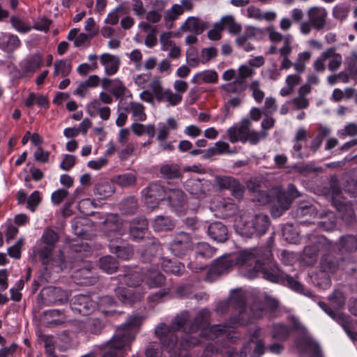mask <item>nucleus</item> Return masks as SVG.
Segmentation results:
<instances>
[{
    "label": "nucleus",
    "mask_w": 357,
    "mask_h": 357,
    "mask_svg": "<svg viewBox=\"0 0 357 357\" xmlns=\"http://www.w3.org/2000/svg\"><path fill=\"white\" fill-rule=\"evenodd\" d=\"M41 240L45 246L55 248V245L59 241V235L52 229L47 228L45 230Z\"/></svg>",
    "instance_id": "nucleus-42"
},
{
    "label": "nucleus",
    "mask_w": 357,
    "mask_h": 357,
    "mask_svg": "<svg viewBox=\"0 0 357 357\" xmlns=\"http://www.w3.org/2000/svg\"><path fill=\"white\" fill-rule=\"evenodd\" d=\"M128 93H130V91L121 81L113 79V97L119 99Z\"/></svg>",
    "instance_id": "nucleus-53"
},
{
    "label": "nucleus",
    "mask_w": 357,
    "mask_h": 357,
    "mask_svg": "<svg viewBox=\"0 0 357 357\" xmlns=\"http://www.w3.org/2000/svg\"><path fill=\"white\" fill-rule=\"evenodd\" d=\"M42 64V58L39 54L33 55L26 62L25 71L26 73H33L39 68Z\"/></svg>",
    "instance_id": "nucleus-52"
},
{
    "label": "nucleus",
    "mask_w": 357,
    "mask_h": 357,
    "mask_svg": "<svg viewBox=\"0 0 357 357\" xmlns=\"http://www.w3.org/2000/svg\"><path fill=\"white\" fill-rule=\"evenodd\" d=\"M128 230L130 238L135 242H139L143 239L146 241L149 238V222L144 217H137L130 222L123 221L119 219L117 214L113 213V236L114 232L123 235ZM115 238L113 236V242Z\"/></svg>",
    "instance_id": "nucleus-5"
},
{
    "label": "nucleus",
    "mask_w": 357,
    "mask_h": 357,
    "mask_svg": "<svg viewBox=\"0 0 357 357\" xmlns=\"http://www.w3.org/2000/svg\"><path fill=\"white\" fill-rule=\"evenodd\" d=\"M166 278L159 271L150 268L147 269L145 274V282L150 288H157L165 284Z\"/></svg>",
    "instance_id": "nucleus-26"
},
{
    "label": "nucleus",
    "mask_w": 357,
    "mask_h": 357,
    "mask_svg": "<svg viewBox=\"0 0 357 357\" xmlns=\"http://www.w3.org/2000/svg\"><path fill=\"white\" fill-rule=\"evenodd\" d=\"M318 305L321 307V309L323 310L330 317H331L332 319H333L337 321L339 320H341L342 322H344V324H342V326H343V328L344 329L345 332L349 335V336H350L351 338H354L353 333L349 329L348 323H347L344 321L343 317L341 314H340L335 312L334 310H333L331 309V307H329L328 305V304L326 303L325 302L319 301Z\"/></svg>",
    "instance_id": "nucleus-31"
},
{
    "label": "nucleus",
    "mask_w": 357,
    "mask_h": 357,
    "mask_svg": "<svg viewBox=\"0 0 357 357\" xmlns=\"http://www.w3.org/2000/svg\"><path fill=\"white\" fill-rule=\"evenodd\" d=\"M135 182L136 176L132 173L121 174L117 176L116 178H113V183H116L122 187L132 185Z\"/></svg>",
    "instance_id": "nucleus-45"
},
{
    "label": "nucleus",
    "mask_w": 357,
    "mask_h": 357,
    "mask_svg": "<svg viewBox=\"0 0 357 357\" xmlns=\"http://www.w3.org/2000/svg\"><path fill=\"white\" fill-rule=\"evenodd\" d=\"M293 214L299 224H311L310 218L317 215V211L314 206L304 204L299 206Z\"/></svg>",
    "instance_id": "nucleus-21"
},
{
    "label": "nucleus",
    "mask_w": 357,
    "mask_h": 357,
    "mask_svg": "<svg viewBox=\"0 0 357 357\" xmlns=\"http://www.w3.org/2000/svg\"><path fill=\"white\" fill-rule=\"evenodd\" d=\"M270 224L268 215L258 213L239 226V233L247 238L260 237L267 232Z\"/></svg>",
    "instance_id": "nucleus-7"
},
{
    "label": "nucleus",
    "mask_w": 357,
    "mask_h": 357,
    "mask_svg": "<svg viewBox=\"0 0 357 357\" xmlns=\"http://www.w3.org/2000/svg\"><path fill=\"white\" fill-rule=\"evenodd\" d=\"M296 346L298 347L305 346L312 357H323L319 344L310 339L303 338V340H298L296 342Z\"/></svg>",
    "instance_id": "nucleus-34"
},
{
    "label": "nucleus",
    "mask_w": 357,
    "mask_h": 357,
    "mask_svg": "<svg viewBox=\"0 0 357 357\" xmlns=\"http://www.w3.org/2000/svg\"><path fill=\"white\" fill-rule=\"evenodd\" d=\"M209 317L210 312L208 310L202 309L198 312L194 320L202 328L208 325Z\"/></svg>",
    "instance_id": "nucleus-57"
},
{
    "label": "nucleus",
    "mask_w": 357,
    "mask_h": 357,
    "mask_svg": "<svg viewBox=\"0 0 357 357\" xmlns=\"http://www.w3.org/2000/svg\"><path fill=\"white\" fill-rule=\"evenodd\" d=\"M130 111L132 112L136 121H144L146 119V114L144 112V107L142 104L139 102L132 103Z\"/></svg>",
    "instance_id": "nucleus-51"
},
{
    "label": "nucleus",
    "mask_w": 357,
    "mask_h": 357,
    "mask_svg": "<svg viewBox=\"0 0 357 357\" xmlns=\"http://www.w3.org/2000/svg\"><path fill=\"white\" fill-rule=\"evenodd\" d=\"M250 89L252 91V96L256 102H261L264 98V93L259 89V82L257 80L252 82Z\"/></svg>",
    "instance_id": "nucleus-58"
},
{
    "label": "nucleus",
    "mask_w": 357,
    "mask_h": 357,
    "mask_svg": "<svg viewBox=\"0 0 357 357\" xmlns=\"http://www.w3.org/2000/svg\"><path fill=\"white\" fill-rule=\"evenodd\" d=\"M253 201L259 205L271 204V213L273 218L281 216L291 205L290 199L284 193L273 190L256 192Z\"/></svg>",
    "instance_id": "nucleus-6"
},
{
    "label": "nucleus",
    "mask_w": 357,
    "mask_h": 357,
    "mask_svg": "<svg viewBox=\"0 0 357 357\" xmlns=\"http://www.w3.org/2000/svg\"><path fill=\"white\" fill-rule=\"evenodd\" d=\"M209 237L218 243H224L229 238L227 227L221 222L211 223L207 229Z\"/></svg>",
    "instance_id": "nucleus-19"
},
{
    "label": "nucleus",
    "mask_w": 357,
    "mask_h": 357,
    "mask_svg": "<svg viewBox=\"0 0 357 357\" xmlns=\"http://www.w3.org/2000/svg\"><path fill=\"white\" fill-rule=\"evenodd\" d=\"M271 248L272 238H270L267 245L264 247V252L261 257V259L258 261V266L256 267V268H258V273H261L265 280L271 282L282 284L298 294L309 298L316 297L303 284L280 269L274 260Z\"/></svg>",
    "instance_id": "nucleus-2"
},
{
    "label": "nucleus",
    "mask_w": 357,
    "mask_h": 357,
    "mask_svg": "<svg viewBox=\"0 0 357 357\" xmlns=\"http://www.w3.org/2000/svg\"><path fill=\"white\" fill-rule=\"evenodd\" d=\"M252 344H255V347L250 357H261L266 349L264 341L263 340H257Z\"/></svg>",
    "instance_id": "nucleus-64"
},
{
    "label": "nucleus",
    "mask_w": 357,
    "mask_h": 357,
    "mask_svg": "<svg viewBox=\"0 0 357 357\" xmlns=\"http://www.w3.org/2000/svg\"><path fill=\"white\" fill-rule=\"evenodd\" d=\"M291 333V328L287 325L278 324L273 326V337L279 340H286Z\"/></svg>",
    "instance_id": "nucleus-41"
},
{
    "label": "nucleus",
    "mask_w": 357,
    "mask_h": 357,
    "mask_svg": "<svg viewBox=\"0 0 357 357\" xmlns=\"http://www.w3.org/2000/svg\"><path fill=\"white\" fill-rule=\"evenodd\" d=\"M207 27L208 24L206 22H204L195 17H188L185 24L181 26L184 30L192 32L195 35L202 34Z\"/></svg>",
    "instance_id": "nucleus-27"
},
{
    "label": "nucleus",
    "mask_w": 357,
    "mask_h": 357,
    "mask_svg": "<svg viewBox=\"0 0 357 357\" xmlns=\"http://www.w3.org/2000/svg\"><path fill=\"white\" fill-rule=\"evenodd\" d=\"M208 338L215 339L226 333V326L217 324L213 325L208 329Z\"/></svg>",
    "instance_id": "nucleus-56"
},
{
    "label": "nucleus",
    "mask_w": 357,
    "mask_h": 357,
    "mask_svg": "<svg viewBox=\"0 0 357 357\" xmlns=\"http://www.w3.org/2000/svg\"><path fill=\"white\" fill-rule=\"evenodd\" d=\"M84 224L82 221H76L73 225L74 234L82 238L87 239L90 234L87 229L83 228Z\"/></svg>",
    "instance_id": "nucleus-61"
},
{
    "label": "nucleus",
    "mask_w": 357,
    "mask_h": 357,
    "mask_svg": "<svg viewBox=\"0 0 357 357\" xmlns=\"http://www.w3.org/2000/svg\"><path fill=\"white\" fill-rule=\"evenodd\" d=\"M192 241L190 234L181 231L176 234L169 244L170 252L176 257L183 258L192 251Z\"/></svg>",
    "instance_id": "nucleus-10"
},
{
    "label": "nucleus",
    "mask_w": 357,
    "mask_h": 357,
    "mask_svg": "<svg viewBox=\"0 0 357 357\" xmlns=\"http://www.w3.org/2000/svg\"><path fill=\"white\" fill-rule=\"evenodd\" d=\"M264 247L245 250L239 252L234 257L224 256L215 260L206 275L205 280L213 282L222 274L227 273L234 266L245 268L243 275L254 279L258 275V261L261 259Z\"/></svg>",
    "instance_id": "nucleus-1"
},
{
    "label": "nucleus",
    "mask_w": 357,
    "mask_h": 357,
    "mask_svg": "<svg viewBox=\"0 0 357 357\" xmlns=\"http://www.w3.org/2000/svg\"><path fill=\"white\" fill-rule=\"evenodd\" d=\"M113 250L116 257L122 260H128L132 257L134 253L133 247L128 243H123L120 245L113 244Z\"/></svg>",
    "instance_id": "nucleus-35"
},
{
    "label": "nucleus",
    "mask_w": 357,
    "mask_h": 357,
    "mask_svg": "<svg viewBox=\"0 0 357 357\" xmlns=\"http://www.w3.org/2000/svg\"><path fill=\"white\" fill-rule=\"evenodd\" d=\"M231 305L235 310V312L227 319V326L230 328H237L249 324L251 321V316L248 312L247 302L244 297L241 296L233 297Z\"/></svg>",
    "instance_id": "nucleus-8"
},
{
    "label": "nucleus",
    "mask_w": 357,
    "mask_h": 357,
    "mask_svg": "<svg viewBox=\"0 0 357 357\" xmlns=\"http://www.w3.org/2000/svg\"><path fill=\"white\" fill-rule=\"evenodd\" d=\"M73 277L75 282L81 286H91L98 282V278L93 275L91 270L87 268L76 271Z\"/></svg>",
    "instance_id": "nucleus-23"
},
{
    "label": "nucleus",
    "mask_w": 357,
    "mask_h": 357,
    "mask_svg": "<svg viewBox=\"0 0 357 357\" xmlns=\"http://www.w3.org/2000/svg\"><path fill=\"white\" fill-rule=\"evenodd\" d=\"M20 45V40L17 36L1 33L0 36V49L6 52H13Z\"/></svg>",
    "instance_id": "nucleus-28"
},
{
    "label": "nucleus",
    "mask_w": 357,
    "mask_h": 357,
    "mask_svg": "<svg viewBox=\"0 0 357 357\" xmlns=\"http://www.w3.org/2000/svg\"><path fill=\"white\" fill-rule=\"evenodd\" d=\"M238 208L237 204L230 198H221L214 205L215 215L222 219L235 215Z\"/></svg>",
    "instance_id": "nucleus-16"
},
{
    "label": "nucleus",
    "mask_w": 357,
    "mask_h": 357,
    "mask_svg": "<svg viewBox=\"0 0 357 357\" xmlns=\"http://www.w3.org/2000/svg\"><path fill=\"white\" fill-rule=\"evenodd\" d=\"M119 208L123 214H133L137 209V200L135 197H128L122 200Z\"/></svg>",
    "instance_id": "nucleus-38"
},
{
    "label": "nucleus",
    "mask_w": 357,
    "mask_h": 357,
    "mask_svg": "<svg viewBox=\"0 0 357 357\" xmlns=\"http://www.w3.org/2000/svg\"><path fill=\"white\" fill-rule=\"evenodd\" d=\"M199 79L204 83L215 84L218 81V75L215 70H207L198 73L193 77L192 82L199 83Z\"/></svg>",
    "instance_id": "nucleus-32"
},
{
    "label": "nucleus",
    "mask_w": 357,
    "mask_h": 357,
    "mask_svg": "<svg viewBox=\"0 0 357 357\" xmlns=\"http://www.w3.org/2000/svg\"><path fill=\"white\" fill-rule=\"evenodd\" d=\"M311 243L304 248L302 259L308 265L313 266L319 252L326 249L328 241L324 236H313Z\"/></svg>",
    "instance_id": "nucleus-11"
},
{
    "label": "nucleus",
    "mask_w": 357,
    "mask_h": 357,
    "mask_svg": "<svg viewBox=\"0 0 357 357\" xmlns=\"http://www.w3.org/2000/svg\"><path fill=\"white\" fill-rule=\"evenodd\" d=\"M218 55V50L213 47L208 48H204L202 50L201 58L202 63H205L209 61L211 59L216 57Z\"/></svg>",
    "instance_id": "nucleus-60"
},
{
    "label": "nucleus",
    "mask_w": 357,
    "mask_h": 357,
    "mask_svg": "<svg viewBox=\"0 0 357 357\" xmlns=\"http://www.w3.org/2000/svg\"><path fill=\"white\" fill-rule=\"evenodd\" d=\"M105 324L98 318H89L86 322L88 331L93 334L100 333Z\"/></svg>",
    "instance_id": "nucleus-47"
},
{
    "label": "nucleus",
    "mask_w": 357,
    "mask_h": 357,
    "mask_svg": "<svg viewBox=\"0 0 357 357\" xmlns=\"http://www.w3.org/2000/svg\"><path fill=\"white\" fill-rule=\"evenodd\" d=\"M161 267L162 271L167 274L176 276H181L185 271L184 264L175 259L163 258L161 262Z\"/></svg>",
    "instance_id": "nucleus-25"
},
{
    "label": "nucleus",
    "mask_w": 357,
    "mask_h": 357,
    "mask_svg": "<svg viewBox=\"0 0 357 357\" xmlns=\"http://www.w3.org/2000/svg\"><path fill=\"white\" fill-rule=\"evenodd\" d=\"M71 68V63H67L66 60L56 61L54 63V75H58L61 74V77H66L70 74Z\"/></svg>",
    "instance_id": "nucleus-44"
},
{
    "label": "nucleus",
    "mask_w": 357,
    "mask_h": 357,
    "mask_svg": "<svg viewBox=\"0 0 357 357\" xmlns=\"http://www.w3.org/2000/svg\"><path fill=\"white\" fill-rule=\"evenodd\" d=\"M248 131L240 128L239 126H231L227 130L229 141L231 143H236L241 142L242 143L247 142V135Z\"/></svg>",
    "instance_id": "nucleus-33"
},
{
    "label": "nucleus",
    "mask_w": 357,
    "mask_h": 357,
    "mask_svg": "<svg viewBox=\"0 0 357 357\" xmlns=\"http://www.w3.org/2000/svg\"><path fill=\"white\" fill-rule=\"evenodd\" d=\"M52 339H53L52 336H49V335H43L41 337V340L45 344L46 354L49 356L56 357L55 352H54L55 347H54V344Z\"/></svg>",
    "instance_id": "nucleus-54"
},
{
    "label": "nucleus",
    "mask_w": 357,
    "mask_h": 357,
    "mask_svg": "<svg viewBox=\"0 0 357 357\" xmlns=\"http://www.w3.org/2000/svg\"><path fill=\"white\" fill-rule=\"evenodd\" d=\"M183 13V8L178 4H174L169 10H167L164 16L166 22H173Z\"/></svg>",
    "instance_id": "nucleus-48"
},
{
    "label": "nucleus",
    "mask_w": 357,
    "mask_h": 357,
    "mask_svg": "<svg viewBox=\"0 0 357 357\" xmlns=\"http://www.w3.org/2000/svg\"><path fill=\"white\" fill-rule=\"evenodd\" d=\"M161 178L165 180L179 179L183 178V172L176 163L162 164L159 169Z\"/></svg>",
    "instance_id": "nucleus-22"
},
{
    "label": "nucleus",
    "mask_w": 357,
    "mask_h": 357,
    "mask_svg": "<svg viewBox=\"0 0 357 357\" xmlns=\"http://www.w3.org/2000/svg\"><path fill=\"white\" fill-rule=\"evenodd\" d=\"M347 263L346 257L335 248L324 254L321 259L320 268L323 272L334 273L339 267L345 269L343 264Z\"/></svg>",
    "instance_id": "nucleus-13"
},
{
    "label": "nucleus",
    "mask_w": 357,
    "mask_h": 357,
    "mask_svg": "<svg viewBox=\"0 0 357 357\" xmlns=\"http://www.w3.org/2000/svg\"><path fill=\"white\" fill-rule=\"evenodd\" d=\"M71 308L83 316H87L94 310L95 303L89 296L79 294L74 297Z\"/></svg>",
    "instance_id": "nucleus-18"
},
{
    "label": "nucleus",
    "mask_w": 357,
    "mask_h": 357,
    "mask_svg": "<svg viewBox=\"0 0 357 357\" xmlns=\"http://www.w3.org/2000/svg\"><path fill=\"white\" fill-rule=\"evenodd\" d=\"M282 236L289 243L296 244L300 241L299 233L291 224H285L282 229Z\"/></svg>",
    "instance_id": "nucleus-36"
},
{
    "label": "nucleus",
    "mask_w": 357,
    "mask_h": 357,
    "mask_svg": "<svg viewBox=\"0 0 357 357\" xmlns=\"http://www.w3.org/2000/svg\"><path fill=\"white\" fill-rule=\"evenodd\" d=\"M167 188L159 183L153 182L142 190L145 202L149 207L154 208L164 202Z\"/></svg>",
    "instance_id": "nucleus-12"
},
{
    "label": "nucleus",
    "mask_w": 357,
    "mask_h": 357,
    "mask_svg": "<svg viewBox=\"0 0 357 357\" xmlns=\"http://www.w3.org/2000/svg\"><path fill=\"white\" fill-rule=\"evenodd\" d=\"M96 195L100 199H105L112 195V186L108 182L99 183L96 187Z\"/></svg>",
    "instance_id": "nucleus-50"
},
{
    "label": "nucleus",
    "mask_w": 357,
    "mask_h": 357,
    "mask_svg": "<svg viewBox=\"0 0 357 357\" xmlns=\"http://www.w3.org/2000/svg\"><path fill=\"white\" fill-rule=\"evenodd\" d=\"M201 343V340L199 337H194L190 334H185L182 337L179 343L177 340V348L179 349V356H181V351H188Z\"/></svg>",
    "instance_id": "nucleus-30"
},
{
    "label": "nucleus",
    "mask_w": 357,
    "mask_h": 357,
    "mask_svg": "<svg viewBox=\"0 0 357 357\" xmlns=\"http://www.w3.org/2000/svg\"><path fill=\"white\" fill-rule=\"evenodd\" d=\"M236 178L229 176H216L215 183L220 190H229Z\"/></svg>",
    "instance_id": "nucleus-46"
},
{
    "label": "nucleus",
    "mask_w": 357,
    "mask_h": 357,
    "mask_svg": "<svg viewBox=\"0 0 357 357\" xmlns=\"http://www.w3.org/2000/svg\"><path fill=\"white\" fill-rule=\"evenodd\" d=\"M185 190L197 198L204 197L210 190L207 180L199 178H190L183 184Z\"/></svg>",
    "instance_id": "nucleus-17"
},
{
    "label": "nucleus",
    "mask_w": 357,
    "mask_h": 357,
    "mask_svg": "<svg viewBox=\"0 0 357 357\" xmlns=\"http://www.w3.org/2000/svg\"><path fill=\"white\" fill-rule=\"evenodd\" d=\"M39 298L45 305H61L68 301L66 292L60 287L52 286L43 288Z\"/></svg>",
    "instance_id": "nucleus-14"
},
{
    "label": "nucleus",
    "mask_w": 357,
    "mask_h": 357,
    "mask_svg": "<svg viewBox=\"0 0 357 357\" xmlns=\"http://www.w3.org/2000/svg\"><path fill=\"white\" fill-rule=\"evenodd\" d=\"M54 248L44 246L42 248L39 249L36 254L39 257L40 261L42 264L45 266L44 271H47V266L52 262L53 259V250Z\"/></svg>",
    "instance_id": "nucleus-39"
},
{
    "label": "nucleus",
    "mask_w": 357,
    "mask_h": 357,
    "mask_svg": "<svg viewBox=\"0 0 357 357\" xmlns=\"http://www.w3.org/2000/svg\"><path fill=\"white\" fill-rule=\"evenodd\" d=\"M147 248L140 250V260L144 263H151L155 258L156 253L160 247L159 241L154 238H146Z\"/></svg>",
    "instance_id": "nucleus-20"
},
{
    "label": "nucleus",
    "mask_w": 357,
    "mask_h": 357,
    "mask_svg": "<svg viewBox=\"0 0 357 357\" xmlns=\"http://www.w3.org/2000/svg\"><path fill=\"white\" fill-rule=\"evenodd\" d=\"M292 169L294 172L300 174H307L315 171L314 165L310 164H295L292 166Z\"/></svg>",
    "instance_id": "nucleus-63"
},
{
    "label": "nucleus",
    "mask_w": 357,
    "mask_h": 357,
    "mask_svg": "<svg viewBox=\"0 0 357 357\" xmlns=\"http://www.w3.org/2000/svg\"><path fill=\"white\" fill-rule=\"evenodd\" d=\"M307 15L314 28L321 30L324 27L327 17V13L324 9L313 7L308 10Z\"/></svg>",
    "instance_id": "nucleus-24"
},
{
    "label": "nucleus",
    "mask_w": 357,
    "mask_h": 357,
    "mask_svg": "<svg viewBox=\"0 0 357 357\" xmlns=\"http://www.w3.org/2000/svg\"><path fill=\"white\" fill-rule=\"evenodd\" d=\"M195 252L197 257L209 259L214 255L215 249L212 248L208 243L199 242L195 247Z\"/></svg>",
    "instance_id": "nucleus-40"
},
{
    "label": "nucleus",
    "mask_w": 357,
    "mask_h": 357,
    "mask_svg": "<svg viewBox=\"0 0 357 357\" xmlns=\"http://www.w3.org/2000/svg\"><path fill=\"white\" fill-rule=\"evenodd\" d=\"M163 204L178 216L184 215L188 211V197L183 190L176 188H167Z\"/></svg>",
    "instance_id": "nucleus-9"
},
{
    "label": "nucleus",
    "mask_w": 357,
    "mask_h": 357,
    "mask_svg": "<svg viewBox=\"0 0 357 357\" xmlns=\"http://www.w3.org/2000/svg\"><path fill=\"white\" fill-rule=\"evenodd\" d=\"M152 227L155 231H171L175 224L169 216L158 215L153 220Z\"/></svg>",
    "instance_id": "nucleus-29"
},
{
    "label": "nucleus",
    "mask_w": 357,
    "mask_h": 357,
    "mask_svg": "<svg viewBox=\"0 0 357 357\" xmlns=\"http://www.w3.org/2000/svg\"><path fill=\"white\" fill-rule=\"evenodd\" d=\"M220 23L222 24L223 29L227 28L230 33L238 34L241 31L242 27L241 24L236 23L231 15L222 17Z\"/></svg>",
    "instance_id": "nucleus-37"
},
{
    "label": "nucleus",
    "mask_w": 357,
    "mask_h": 357,
    "mask_svg": "<svg viewBox=\"0 0 357 357\" xmlns=\"http://www.w3.org/2000/svg\"><path fill=\"white\" fill-rule=\"evenodd\" d=\"M329 301L337 308H341L344 305L345 298L343 294L340 291H335L329 296Z\"/></svg>",
    "instance_id": "nucleus-59"
},
{
    "label": "nucleus",
    "mask_w": 357,
    "mask_h": 357,
    "mask_svg": "<svg viewBox=\"0 0 357 357\" xmlns=\"http://www.w3.org/2000/svg\"><path fill=\"white\" fill-rule=\"evenodd\" d=\"M141 323L139 317L132 316L116 329L113 335V357H123L130 350V343L135 340Z\"/></svg>",
    "instance_id": "nucleus-4"
},
{
    "label": "nucleus",
    "mask_w": 357,
    "mask_h": 357,
    "mask_svg": "<svg viewBox=\"0 0 357 357\" xmlns=\"http://www.w3.org/2000/svg\"><path fill=\"white\" fill-rule=\"evenodd\" d=\"M335 248L346 257L347 264H349L353 261L351 254L357 251V235L342 236L335 243Z\"/></svg>",
    "instance_id": "nucleus-15"
},
{
    "label": "nucleus",
    "mask_w": 357,
    "mask_h": 357,
    "mask_svg": "<svg viewBox=\"0 0 357 357\" xmlns=\"http://www.w3.org/2000/svg\"><path fill=\"white\" fill-rule=\"evenodd\" d=\"M245 89V84L236 79L234 82L226 85L225 90L228 93H238Z\"/></svg>",
    "instance_id": "nucleus-55"
},
{
    "label": "nucleus",
    "mask_w": 357,
    "mask_h": 357,
    "mask_svg": "<svg viewBox=\"0 0 357 357\" xmlns=\"http://www.w3.org/2000/svg\"><path fill=\"white\" fill-rule=\"evenodd\" d=\"M132 98L131 93H128L124 96L120 97L119 104H118V109L123 110L124 112H129L131 109V105L134 103L130 99Z\"/></svg>",
    "instance_id": "nucleus-62"
},
{
    "label": "nucleus",
    "mask_w": 357,
    "mask_h": 357,
    "mask_svg": "<svg viewBox=\"0 0 357 357\" xmlns=\"http://www.w3.org/2000/svg\"><path fill=\"white\" fill-rule=\"evenodd\" d=\"M344 64L349 75L356 78L357 76V52H352L349 56L345 59Z\"/></svg>",
    "instance_id": "nucleus-43"
},
{
    "label": "nucleus",
    "mask_w": 357,
    "mask_h": 357,
    "mask_svg": "<svg viewBox=\"0 0 357 357\" xmlns=\"http://www.w3.org/2000/svg\"><path fill=\"white\" fill-rule=\"evenodd\" d=\"M188 319L189 312L185 310L177 314L169 326L161 323L155 328V335L160 340L162 349L167 351L170 357L179 356L176 332L180 330L184 331Z\"/></svg>",
    "instance_id": "nucleus-3"
},
{
    "label": "nucleus",
    "mask_w": 357,
    "mask_h": 357,
    "mask_svg": "<svg viewBox=\"0 0 357 357\" xmlns=\"http://www.w3.org/2000/svg\"><path fill=\"white\" fill-rule=\"evenodd\" d=\"M350 12V8L345 4L336 5L333 9V16L334 18L343 21L347 19Z\"/></svg>",
    "instance_id": "nucleus-49"
}]
</instances>
